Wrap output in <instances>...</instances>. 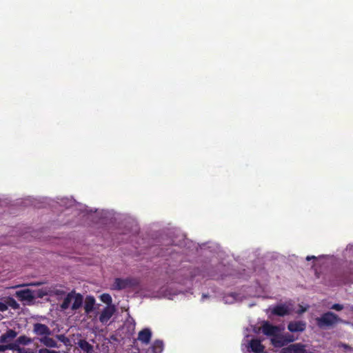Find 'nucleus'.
I'll return each mask as SVG.
<instances>
[{
    "mask_svg": "<svg viewBox=\"0 0 353 353\" xmlns=\"http://www.w3.org/2000/svg\"><path fill=\"white\" fill-rule=\"evenodd\" d=\"M38 353H59V352L43 347L39 350Z\"/></svg>",
    "mask_w": 353,
    "mask_h": 353,
    "instance_id": "b1692460",
    "label": "nucleus"
},
{
    "mask_svg": "<svg viewBox=\"0 0 353 353\" xmlns=\"http://www.w3.org/2000/svg\"><path fill=\"white\" fill-rule=\"evenodd\" d=\"M331 309L336 311H341L343 309V305L339 303H334L332 305Z\"/></svg>",
    "mask_w": 353,
    "mask_h": 353,
    "instance_id": "393cba45",
    "label": "nucleus"
},
{
    "mask_svg": "<svg viewBox=\"0 0 353 353\" xmlns=\"http://www.w3.org/2000/svg\"><path fill=\"white\" fill-rule=\"evenodd\" d=\"M18 333L12 329H8L0 336V343L8 344L12 342L17 336Z\"/></svg>",
    "mask_w": 353,
    "mask_h": 353,
    "instance_id": "1a4fd4ad",
    "label": "nucleus"
},
{
    "mask_svg": "<svg viewBox=\"0 0 353 353\" xmlns=\"http://www.w3.org/2000/svg\"><path fill=\"white\" fill-rule=\"evenodd\" d=\"M73 299H74V302L72 305L71 309L72 310L75 311V310L79 309L82 306L83 297L81 294H79V293L76 294L74 292Z\"/></svg>",
    "mask_w": 353,
    "mask_h": 353,
    "instance_id": "2eb2a0df",
    "label": "nucleus"
},
{
    "mask_svg": "<svg viewBox=\"0 0 353 353\" xmlns=\"http://www.w3.org/2000/svg\"><path fill=\"white\" fill-rule=\"evenodd\" d=\"M8 310V306L6 303L0 301V312H5Z\"/></svg>",
    "mask_w": 353,
    "mask_h": 353,
    "instance_id": "a878e982",
    "label": "nucleus"
},
{
    "mask_svg": "<svg viewBox=\"0 0 353 353\" xmlns=\"http://www.w3.org/2000/svg\"><path fill=\"white\" fill-rule=\"evenodd\" d=\"M116 308L114 305H108L101 312L99 321L102 323H107L114 314Z\"/></svg>",
    "mask_w": 353,
    "mask_h": 353,
    "instance_id": "423d86ee",
    "label": "nucleus"
},
{
    "mask_svg": "<svg viewBox=\"0 0 353 353\" xmlns=\"http://www.w3.org/2000/svg\"><path fill=\"white\" fill-rule=\"evenodd\" d=\"M78 345L83 352L86 353L93 352V346L91 344H90L86 340H79Z\"/></svg>",
    "mask_w": 353,
    "mask_h": 353,
    "instance_id": "f3484780",
    "label": "nucleus"
},
{
    "mask_svg": "<svg viewBox=\"0 0 353 353\" xmlns=\"http://www.w3.org/2000/svg\"><path fill=\"white\" fill-rule=\"evenodd\" d=\"M56 338L65 345L70 343V339L64 334H57L56 335Z\"/></svg>",
    "mask_w": 353,
    "mask_h": 353,
    "instance_id": "4be33fe9",
    "label": "nucleus"
},
{
    "mask_svg": "<svg viewBox=\"0 0 353 353\" xmlns=\"http://www.w3.org/2000/svg\"><path fill=\"white\" fill-rule=\"evenodd\" d=\"M316 259V257L314 256H307L306 257V260L307 261H310L311 259Z\"/></svg>",
    "mask_w": 353,
    "mask_h": 353,
    "instance_id": "cd10ccee",
    "label": "nucleus"
},
{
    "mask_svg": "<svg viewBox=\"0 0 353 353\" xmlns=\"http://www.w3.org/2000/svg\"><path fill=\"white\" fill-rule=\"evenodd\" d=\"M350 311L353 312V305L350 307Z\"/></svg>",
    "mask_w": 353,
    "mask_h": 353,
    "instance_id": "c85d7f7f",
    "label": "nucleus"
},
{
    "mask_svg": "<svg viewBox=\"0 0 353 353\" xmlns=\"http://www.w3.org/2000/svg\"><path fill=\"white\" fill-rule=\"evenodd\" d=\"M152 338V331L150 328H144L138 334L137 339L143 344L148 345Z\"/></svg>",
    "mask_w": 353,
    "mask_h": 353,
    "instance_id": "6e6552de",
    "label": "nucleus"
},
{
    "mask_svg": "<svg viewBox=\"0 0 353 353\" xmlns=\"http://www.w3.org/2000/svg\"><path fill=\"white\" fill-rule=\"evenodd\" d=\"M8 348H7V344H2V345H0V352H4L6 350H7Z\"/></svg>",
    "mask_w": 353,
    "mask_h": 353,
    "instance_id": "bb28decb",
    "label": "nucleus"
},
{
    "mask_svg": "<svg viewBox=\"0 0 353 353\" xmlns=\"http://www.w3.org/2000/svg\"><path fill=\"white\" fill-rule=\"evenodd\" d=\"M306 324L305 323L298 321H291L289 323L288 325V329L291 332H303L305 330Z\"/></svg>",
    "mask_w": 353,
    "mask_h": 353,
    "instance_id": "9d476101",
    "label": "nucleus"
},
{
    "mask_svg": "<svg viewBox=\"0 0 353 353\" xmlns=\"http://www.w3.org/2000/svg\"><path fill=\"white\" fill-rule=\"evenodd\" d=\"M272 313L276 316H284L290 314V310L289 307L285 304L277 305L273 307L272 310Z\"/></svg>",
    "mask_w": 353,
    "mask_h": 353,
    "instance_id": "9b49d317",
    "label": "nucleus"
},
{
    "mask_svg": "<svg viewBox=\"0 0 353 353\" xmlns=\"http://www.w3.org/2000/svg\"><path fill=\"white\" fill-rule=\"evenodd\" d=\"M151 349L154 353H161L163 350V342L161 340L154 341Z\"/></svg>",
    "mask_w": 353,
    "mask_h": 353,
    "instance_id": "6ab92c4d",
    "label": "nucleus"
},
{
    "mask_svg": "<svg viewBox=\"0 0 353 353\" xmlns=\"http://www.w3.org/2000/svg\"><path fill=\"white\" fill-rule=\"evenodd\" d=\"M294 341V339L289 336H283L279 333L274 335L271 339V343L275 347H281L287 345L288 343Z\"/></svg>",
    "mask_w": 353,
    "mask_h": 353,
    "instance_id": "20e7f679",
    "label": "nucleus"
},
{
    "mask_svg": "<svg viewBox=\"0 0 353 353\" xmlns=\"http://www.w3.org/2000/svg\"><path fill=\"white\" fill-rule=\"evenodd\" d=\"M101 300L104 303H106L108 305H112V297L109 294H103L101 296Z\"/></svg>",
    "mask_w": 353,
    "mask_h": 353,
    "instance_id": "412c9836",
    "label": "nucleus"
},
{
    "mask_svg": "<svg viewBox=\"0 0 353 353\" xmlns=\"http://www.w3.org/2000/svg\"><path fill=\"white\" fill-rule=\"evenodd\" d=\"M250 347L254 353H261L264 350V346L259 339H252L250 342Z\"/></svg>",
    "mask_w": 353,
    "mask_h": 353,
    "instance_id": "4468645a",
    "label": "nucleus"
},
{
    "mask_svg": "<svg viewBox=\"0 0 353 353\" xmlns=\"http://www.w3.org/2000/svg\"><path fill=\"white\" fill-rule=\"evenodd\" d=\"M51 335H48L47 336L39 338V342L43 344L46 347L49 348H58L59 345L57 342L53 339L50 337Z\"/></svg>",
    "mask_w": 353,
    "mask_h": 353,
    "instance_id": "f8f14e48",
    "label": "nucleus"
},
{
    "mask_svg": "<svg viewBox=\"0 0 353 353\" xmlns=\"http://www.w3.org/2000/svg\"><path fill=\"white\" fill-rule=\"evenodd\" d=\"M74 297V291L68 293L64 298L62 303L61 304V308L63 310H67Z\"/></svg>",
    "mask_w": 353,
    "mask_h": 353,
    "instance_id": "a211bd4d",
    "label": "nucleus"
},
{
    "mask_svg": "<svg viewBox=\"0 0 353 353\" xmlns=\"http://www.w3.org/2000/svg\"><path fill=\"white\" fill-rule=\"evenodd\" d=\"M32 332L36 336H39V338L45 337L48 335H52V330L48 325L41 323H35L33 324Z\"/></svg>",
    "mask_w": 353,
    "mask_h": 353,
    "instance_id": "f03ea898",
    "label": "nucleus"
},
{
    "mask_svg": "<svg viewBox=\"0 0 353 353\" xmlns=\"http://www.w3.org/2000/svg\"><path fill=\"white\" fill-rule=\"evenodd\" d=\"M43 294H39V296L42 297Z\"/></svg>",
    "mask_w": 353,
    "mask_h": 353,
    "instance_id": "c756f323",
    "label": "nucleus"
},
{
    "mask_svg": "<svg viewBox=\"0 0 353 353\" xmlns=\"http://www.w3.org/2000/svg\"><path fill=\"white\" fill-rule=\"evenodd\" d=\"M17 341L18 343H19L20 345H29V344L32 343V339L26 336V335H22V336H19L17 339Z\"/></svg>",
    "mask_w": 353,
    "mask_h": 353,
    "instance_id": "aec40b11",
    "label": "nucleus"
},
{
    "mask_svg": "<svg viewBox=\"0 0 353 353\" xmlns=\"http://www.w3.org/2000/svg\"><path fill=\"white\" fill-rule=\"evenodd\" d=\"M281 353H307L305 345L301 343H295L284 347Z\"/></svg>",
    "mask_w": 353,
    "mask_h": 353,
    "instance_id": "0eeeda50",
    "label": "nucleus"
},
{
    "mask_svg": "<svg viewBox=\"0 0 353 353\" xmlns=\"http://www.w3.org/2000/svg\"><path fill=\"white\" fill-rule=\"evenodd\" d=\"M16 295L21 301H32L34 299L32 292L29 289L17 291Z\"/></svg>",
    "mask_w": 353,
    "mask_h": 353,
    "instance_id": "ddd939ff",
    "label": "nucleus"
},
{
    "mask_svg": "<svg viewBox=\"0 0 353 353\" xmlns=\"http://www.w3.org/2000/svg\"><path fill=\"white\" fill-rule=\"evenodd\" d=\"M19 345H20V344L18 343L17 341L16 340L14 343H10L7 344V348H8V350H20Z\"/></svg>",
    "mask_w": 353,
    "mask_h": 353,
    "instance_id": "5701e85b",
    "label": "nucleus"
},
{
    "mask_svg": "<svg viewBox=\"0 0 353 353\" xmlns=\"http://www.w3.org/2000/svg\"><path fill=\"white\" fill-rule=\"evenodd\" d=\"M134 285V281L132 279L117 278V279H115L114 283L112 285V289L116 290H121L126 289L128 288H131Z\"/></svg>",
    "mask_w": 353,
    "mask_h": 353,
    "instance_id": "7ed1b4c3",
    "label": "nucleus"
},
{
    "mask_svg": "<svg viewBox=\"0 0 353 353\" xmlns=\"http://www.w3.org/2000/svg\"><path fill=\"white\" fill-rule=\"evenodd\" d=\"M317 325L321 328L332 327L339 322H342V319L332 312H327L323 314L320 317L316 319Z\"/></svg>",
    "mask_w": 353,
    "mask_h": 353,
    "instance_id": "f257e3e1",
    "label": "nucleus"
},
{
    "mask_svg": "<svg viewBox=\"0 0 353 353\" xmlns=\"http://www.w3.org/2000/svg\"><path fill=\"white\" fill-rule=\"evenodd\" d=\"M94 304H95L94 298L92 296H88L85 298V305H84L85 312L88 314L91 312H92V310L94 309Z\"/></svg>",
    "mask_w": 353,
    "mask_h": 353,
    "instance_id": "dca6fc26",
    "label": "nucleus"
},
{
    "mask_svg": "<svg viewBox=\"0 0 353 353\" xmlns=\"http://www.w3.org/2000/svg\"><path fill=\"white\" fill-rule=\"evenodd\" d=\"M262 332L268 336H273L280 332V329L276 325H273L268 321H264L262 327Z\"/></svg>",
    "mask_w": 353,
    "mask_h": 353,
    "instance_id": "39448f33",
    "label": "nucleus"
}]
</instances>
